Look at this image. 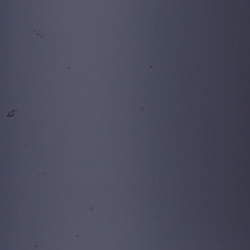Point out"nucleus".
<instances>
[{"mask_svg":"<svg viewBox=\"0 0 250 250\" xmlns=\"http://www.w3.org/2000/svg\"><path fill=\"white\" fill-rule=\"evenodd\" d=\"M0 198H2V193H0Z\"/></svg>","mask_w":250,"mask_h":250,"instance_id":"1","label":"nucleus"},{"mask_svg":"<svg viewBox=\"0 0 250 250\" xmlns=\"http://www.w3.org/2000/svg\"><path fill=\"white\" fill-rule=\"evenodd\" d=\"M0 198H2V193H0Z\"/></svg>","mask_w":250,"mask_h":250,"instance_id":"2","label":"nucleus"},{"mask_svg":"<svg viewBox=\"0 0 250 250\" xmlns=\"http://www.w3.org/2000/svg\"><path fill=\"white\" fill-rule=\"evenodd\" d=\"M0 198H2V193H0Z\"/></svg>","mask_w":250,"mask_h":250,"instance_id":"3","label":"nucleus"},{"mask_svg":"<svg viewBox=\"0 0 250 250\" xmlns=\"http://www.w3.org/2000/svg\"><path fill=\"white\" fill-rule=\"evenodd\" d=\"M0 198H2V193H0Z\"/></svg>","mask_w":250,"mask_h":250,"instance_id":"4","label":"nucleus"},{"mask_svg":"<svg viewBox=\"0 0 250 250\" xmlns=\"http://www.w3.org/2000/svg\"><path fill=\"white\" fill-rule=\"evenodd\" d=\"M13 112V111L12 112H10V113H12Z\"/></svg>","mask_w":250,"mask_h":250,"instance_id":"5","label":"nucleus"}]
</instances>
